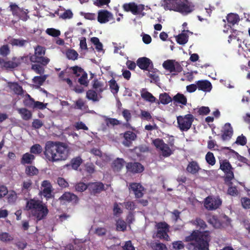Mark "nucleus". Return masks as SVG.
Returning a JSON list of instances; mask_svg holds the SVG:
<instances>
[{
    "label": "nucleus",
    "mask_w": 250,
    "mask_h": 250,
    "mask_svg": "<svg viewBox=\"0 0 250 250\" xmlns=\"http://www.w3.org/2000/svg\"><path fill=\"white\" fill-rule=\"evenodd\" d=\"M194 10V5L188 0H178L176 12L187 15Z\"/></svg>",
    "instance_id": "nucleus-7"
},
{
    "label": "nucleus",
    "mask_w": 250,
    "mask_h": 250,
    "mask_svg": "<svg viewBox=\"0 0 250 250\" xmlns=\"http://www.w3.org/2000/svg\"><path fill=\"white\" fill-rule=\"evenodd\" d=\"M48 212L46 205L42 202L39 207L34 211L32 215L37 219V221H40L46 217Z\"/></svg>",
    "instance_id": "nucleus-12"
},
{
    "label": "nucleus",
    "mask_w": 250,
    "mask_h": 250,
    "mask_svg": "<svg viewBox=\"0 0 250 250\" xmlns=\"http://www.w3.org/2000/svg\"><path fill=\"white\" fill-rule=\"evenodd\" d=\"M103 86V83L99 81L97 79H94L93 80L92 88L95 89L94 90L97 91L99 94L102 93L104 90Z\"/></svg>",
    "instance_id": "nucleus-42"
},
{
    "label": "nucleus",
    "mask_w": 250,
    "mask_h": 250,
    "mask_svg": "<svg viewBox=\"0 0 250 250\" xmlns=\"http://www.w3.org/2000/svg\"><path fill=\"white\" fill-rule=\"evenodd\" d=\"M42 66V65L39 63L33 64L32 65L31 69L34 70L37 74L41 75L42 74L44 71V69Z\"/></svg>",
    "instance_id": "nucleus-57"
},
{
    "label": "nucleus",
    "mask_w": 250,
    "mask_h": 250,
    "mask_svg": "<svg viewBox=\"0 0 250 250\" xmlns=\"http://www.w3.org/2000/svg\"><path fill=\"white\" fill-rule=\"evenodd\" d=\"M194 10V5L188 0H178L176 12L187 15Z\"/></svg>",
    "instance_id": "nucleus-8"
},
{
    "label": "nucleus",
    "mask_w": 250,
    "mask_h": 250,
    "mask_svg": "<svg viewBox=\"0 0 250 250\" xmlns=\"http://www.w3.org/2000/svg\"><path fill=\"white\" fill-rule=\"evenodd\" d=\"M247 140L246 137L242 134L237 137L235 143L241 146H245L247 144Z\"/></svg>",
    "instance_id": "nucleus-61"
},
{
    "label": "nucleus",
    "mask_w": 250,
    "mask_h": 250,
    "mask_svg": "<svg viewBox=\"0 0 250 250\" xmlns=\"http://www.w3.org/2000/svg\"><path fill=\"white\" fill-rule=\"evenodd\" d=\"M125 164L123 158H117L111 164V167L114 172H119L124 167Z\"/></svg>",
    "instance_id": "nucleus-26"
},
{
    "label": "nucleus",
    "mask_w": 250,
    "mask_h": 250,
    "mask_svg": "<svg viewBox=\"0 0 250 250\" xmlns=\"http://www.w3.org/2000/svg\"><path fill=\"white\" fill-rule=\"evenodd\" d=\"M161 4L165 10L176 11L178 0H164Z\"/></svg>",
    "instance_id": "nucleus-24"
},
{
    "label": "nucleus",
    "mask_w": 250,
    "mask_h": 250,
    "mask_svg": "<svg viewBox=\"0 0 250 250\" xmlns=\"http://www.w3.org/2000/svg\"><path fill=\"white\" fill-rule=\"evenodd\" d=\"M52 188H44L42 191V194L46 200H48L52 198Z\"/></svg>",
    "instance_id": "nucleus-58"
},
{
    "label": "nucleus",
    "mask_w": 250,
    "mask_h": 250,
    "mask_svg": "<svg viewBox=\"0 0 250 250\" xmlns=\"http://www.w3.org/2000/svg\"><path fill=\"white\" fill-rule=\"evenodd\" d=\"M159 100L160 102L158 103V104L160 103L163 104H167L172 102V99L168 93H164L160 94Z\"/></svg>",
    "instance_id": "nucleus-39"
},
{
    "label": "nucleus",
    "mask_w": 250,
    "mask_h": 250,
    "mask_svg": "<svg viewBox=\"0 0 250 250\" xmlns=\"http://www.w3.org/2000/svg\"><path fill=\"white\" fill-rule=\"evenodd\" d=\"M123 145L126 147H130L132 142L137 138V135L131 131H126L123 134Z\"/></svg>",
    "instance_id": "nucleus-16"
},
{
    "label": "nucleus",
    "mask_w": 250,
    "mask_h": 250,
    "mask_svg": "<svg viewBox=\"0 0 250 250\" xmlns=\"http://www.w3.org/2000/svg\"><path fill=\"white\" fill-rule=\"evenodd\" d=\"M46 32L48 35L54 37H57L61 34L60 30L53 28H47L46 30Z\"/></svg>",
    "instance_id": "nucleus-59"
},
{
    "label": "nucleus",
    "mask_w": 250,
    "mask_h": 250,
    "mask_svg": "<svg viewBox=\"0 0 250 250\" xmlns=\"http://www.w3.org/2000/svg\"><path fill=\"white\" fill-rule=\"evenodd\" d=\"M78 53L74 49H69L66 51V56L69 60L75 61L78 59Z\"/></svg>",
    "instance_id": "nucleus-45"
},
{
    "label": "nucleus",
    "mask_w": 250,
    "mask_h": 250,
    "mask_svg": "<svg viewBox=\"0 0 250 250\" xmlns=\"http://www.w3.org/2000/svg\"><path fill=\"white\" fill-rule=\"evenodd\" d=\"M83 163V160L80 156H78L72 159L69 164L65 165V167H71L74 170H77L78 167Z\"/></svg>",
    "instance_id": "nucleus-28"
},
{
    "label": "nucleus",
    "mask_w": 250,
    "mask_h": 250,
    "mask_svg": "<svg viewBox=\"0 0 250 250\" xmlns=\"http://www.w3.org/2000/svg\"><path fill=\"white\" fill-rule=\"evenodd\" d=\"M29 42L28 40H24L22 39H12L10 43L12 46H18L20 47H24L27 43Z\"/></svg>",
    "instance_id": "nucleus-36"
},
{
    "label": "nucleus",
    "mask_w": 250,
    "mask_h": 250,
    "mask_svg": "<svg viewBox=\"0 0 250 250\" xmlns=\"http://www.w3.org/2000/svg\"><path fill=\"white\" fill-rule=\"evenodd\" d=\"M13 237L8 232H1L0 233V241L3 242H8L12 241Z\"/></svg>",
    "instance_id": "nucleus-52"
},
{
    "label": "nucleus",
    "mask_w": 250,
    "mask_h": 250,
    "mask_svg": "<svg viewBox=\"0 0 250 250\" xmlns=\"http://www.w3.org/2000/svg\"><path fill=\"white\" fill-rule=\"evenodd\" d=\"M126 229V223L122 219H118L116 222V229L118 231H124Z\"/></svg>",
    "instance_id": "nucleus-49"
},
{
    "label": "nucleus",
    "mask_w": 250,
    "mask_h": 250,
    "mask_svg": "<svg viewBox=\"0 0 250 250\" xmlns=\"http://www.w3.org/2000/svg\"><path fill=\"white\" fill-rule=\"evenodd\" d=\"M136 64L140 69L144 70H149V68H151L153 66L152 61L146 57L139 58L136 62Z\"/></svg>",
    "instance_id": "nucleus-15"
},
{
    "label": "nucleus",
    "mask_w": 250,
    "mask_h": 250,
    "mask_svg": "<svg viewBox=\"0 0 250 250\" xmlns=\"http://www.w3.org/2000/svg\"><path fill=\"white\" fill-rule=\"evenodd\" d=\"M109 87L111 92L115 94L119 91V87L114 79H111L109 82Z\"/></svg>",
    "instance_id": "nucleus-48"
},
{
    "label": "nucleus",
    "mask_w": 250,
    "mask_h": 250,
    "mask_svg": "<svg viewBox=\"0 0 250 250\" xmlns=\"http://www.w3.org/2000/svg\"><path fill=\"white\" fill-rule=\"evenodd\" d=\"M241 204L243 208L245 209L250 208V199L248 197L241 198Z\"/></svg>",
    "instance_id": "nucleus-64"
},
{
    "label": "nucleus",
    "mask_w": 250,
    "mask_h": 250,
    "mask_svg": "<svg viewBox=\"0 0 250 250\" xmlns=\"http://www.w3.org/2000/svg\"><path fill=\"white\" fill-rule=\"evenodd\" d=\"M46 76H35L33 79V82L35 84H38L39 86L43 84L45 80L46 79Z\"/></svg>",
    "instance_id": "nucleus-55"
},
{
    "label": "nucleus",
    "mask_w": 250,
    "mask_h": 250,
    "mask_svg": "<svg viewBox=\"0 0 250 250\" xmlns=\"http://www.w3.org/2000/svg\"><path fill=\"white\" fill-rule=\"evenodd\" d=\"M42 151V146L38 144L33 145L30 149V152L32 154H39Z\"/></svg>",
    "instance_id": "nucleus-47"
},
{
    "label": "nucleus",
    "mask_w": 250,
    "mask_h": 250,
    "mask_svg": "<svg viewBox=\"0 0 250 250\" xmlns=\"http://www.w3.org/2000/svg\"><path fill=\"white\" fill-rule=\"evenodd\" d=\"M220 169L222 170L225 173V176L224 181L225 183L230 182L234 178L233 173V168L229 162L227 160H220Z\"/></svg>",
    "instance_id": "nucleus-5"
},
{
    "label": "nucleus",
    "mask_w": 250,
    "mask_h": 250,
    "mask_svg": "<svg viewBox=\"0 0 250 250\" xmlns=\"http://www.w3.org/2000/svg\"><path fill=\"white\" fill-rule=\"evenodd\" d=\"M60 201L73 202L76 203L78 201V197L75 194L70 192H64L59 198Z\"/></svg>",
    "instance_id": "nucleus-22"
},
{
    "label": "nucleus",
    "mask_w": 250,
    "mask_h": 250,
    "mask_svg": "<svg viewBox=\"0 0 250 250\" xmlns=\"http://www.w3.org/2000/svg\"><path fill=\"white\" fill-rule=\"evenodd\" d=\"M45 48L41 45H38L35 48L34 54L29 57L32 62L39 63L43 66L47 65L50 62V59L45 56Z\"/></svg>",
    "instance_id": "nucleus-3"
},
{
    "label": "nucleus",
    "mask_w": 250,
    "mask_h": 250,
    "mask_svg": "<svg viewBox=\"0 0 250 250\" xmlns=\"http://www.w3.org/2000/svg\"><path fill=\"white\" fill-rule=\"evenodd\" d=\"M75 188L76 190L78 192H83L86 189H88V183L85 184L83 182L78 183L75 185Z\"/></svg>",
    "instance_id": "nucleus-53"
},
{
    "label": "nucleus",
    "mask_w": 250,
    "mask_h": 250,
    "mask_svg": "<svg viewBox=\"0 0 250 250\" xmlns=\"http://www.w3.org/2000/svg\"><path fill=\"white\" fill-rule=\"evenodd\" d=\"M43 154L51 162L65 161L70 154V148L66 143L49 141L45 143Z\"/></svg>",
    "instance_id": "nucleus-2"
},
{
    "label": "nucleus",
    "mask_w": 250,
    "mask_h": 250,
    "mask_svg": "<svg viewBox=\"0 0 250 250\" xmlns=\"http://www.w3.org/2000/svg\"><path fill=\"white\" fill-rule=\"evenodd\" d=\"M18 111L23 120L28 121L32 118L31 112L26 108H19Z\"/></svg>",
    "instance_id": "nucleus-32"
},
{
    "label": "nucleus",
    "mask_w": 250,
    "mask_h": 250,
    "mask_svg": "<svg viewBox=\"0 0 250 250\" xmlns=\"http://www.w3.org/2000/svg\"><path fill=\"white\" fill-rule=\"evenodd\" d=\"M34 102L35 101L34 99L32 98L29 94H26L25 97L23 101L24 105L29 108H33Z\"/></svg>",
    "instance_id": "nucleus-44"
},
{
    "label": "nucleus",
    "mask_w": 250,
    "mask_h": 250,
    "mask_svg": "<svg viewBox=\"0 0 250 250\" xmlns=\"http://www.w3.org/2000/svg\"><path fill=\"white\" fill-rule=\"evenodd\" d=\"M151 247L153 250H167L166 245L161 243L153 242Z\"/></svg>",
    "instance_id": "nucleus-54"
},
{
    "label": "nucleus",
    "mask_w": 250,
    "mask_h": 250,
    "mask_svg": "<svg viewBox=\"0 0 250 250\" xmlns=\"http://www.w3.org/2000/svg\"><path fill=\"white\" fill-rule=\"evenodd\" d=\"M73 14L71 10L68 9L65 10L62 14L60 15V18L63 20L70 19L73 17Z\"/></svg>",
    "instance_id": "nucleus-60"
},
{
    "label": "nucleus",
    "mask_w": 250,
    "mask_h": 250,
    "mask_svg": "<svg viewBox=\"0 0 250 250\" xmlns=\"http://www.w3.org/2000/svg\"><path fill=\"white\" fill-rule=\"evenodd\" d=\"M175 60H167L165 61L163 63V67L172 73L174 72V64Z\"/></svg>",
    "instance_id": "nucleus-41"
},
{
    "label": "nucleus",
    "mask_w": 250,
    "mask_h": 250,
    "mask_svg": "<svg viewBox=\"0 0 250 250\" xmlns=\"http://www.w3.org/2000/svg\"><path fill=\"white\" fill-rule=\"evenodd\" d=\"M207 162L211 166H214L216 163V160L213 153L208 152L205 157Z\"/></svg>",
    "instance_id": "nucleus-51"
},
{
    "label": "nucleus",
    "mask_w": 250,
    "mask_h": 250,
    "mask_svg": "<svg viewBox=\"0 0 250 250\" xmlns=\"http://www.w3.org/2000/svg\"><path fill=\"white\" fill-rule=\"evenodd\" d=\"M33 182L31 179L24 180L21 186V192L22 194L29 196L30 191L32 189Z\"/></svg>",
    "instance_id": "nucleus-23"
},
{
    "label": "nucleus",
    "mask_w": 250,
    "mask_h": 250,
    "mask_svg": "<svg viewBox=\"0 0 250 250\" xmlns=\"http://www.w3.org/2000/svg\"><path fill=\"white\" fill-rule=\"evenodd\" d=\"M25 173L29 177H32L38 174L39 170L34 166H27L25 167Z\"/></svg>",
    "instance_id": "nucleus-37"
},
{
    "label": "nucleus",
    "mask_w": 250,
    "mask_h": 250,
    "mask_svg": "<svg viewBox=\"0 0 250 250\" xmlns=\"http://www.w3.org/2000/svg\"><path fill=\"white\" fill-rule=\"evenodd\" d=\"M104 190V186L102 182H96L88 183V190L92 195H95Z\"/></svg>",
    "instance_id": "nucleus-13"
},
{
    "label": "nucleus",
    "mask_w": 250,
    "mask_h": 250,
    "mask_svg": "<svg viewBox=\"0 0 250 250\" xmlns=\"http://www.w3.org/2000/svg\"><path fill=\"white\" fill-rule=\"evenodd\" d=\"M156 228L157 229L156 236L161 239H164L168 241L169 237L168 235L169 232V226L165 222H159L156 225Z\"/></svg>",
    "instance_id": "nucleus-9"
},
{
    "label": "nucleus",
    "mask_w": 250,
    "mask_h": 250,
    "mask_svg": "<svg viewBox=\"0 0 250 250\" xmlns=\"http://www.w3.org/2000/svg\"><path fill=\"white\" fill-rule=\"evenodd\" d=\"M152 144L157 150L161 151L162 155L164 157H168L173 154V150L162 139H154L152 141Z\"/></svg>",
    "instance_id": "nucleus-6"
},
{
    "label": "nucleus",
    "mask_w": 250,
    "mask_h": 250,
    "mask_svg": "<svg viewBox=\"0 0 250 250\" xmlns=\"http://www.w3.org/2000/svg\"><path fill=\"white\" fill-rule=\"evenodd\" d=\"M221 138L223 141H228L231 139L233 134V129L229 123H226L222 130Z\"/></svg>",
    "instance_id": "nucleus-20"
},
{
    "label": "nucleus",
    "mask_w": 250,
    "mask_h": 250,
    "mask_svg": "<svg viewBox=\"0 0 250 250\" xmlns=\"http://www.w3.org/2000/svg\"><path fill=\"white\" fill-rule=\"evenodd\" d=\"M129 187V188L133 191L136 198H140L143 197L144 188L140 183H131Z\"/></svg>",
    "instance_id": "nucleus-19"
},
{
    "label": "nucleus",
    "mask_w": 250,
    "mask_h": 250,
    "mask_svg": "<svg viewBox=\"0 0 250 250\" xmlns=\"http://www.w3.org/2000/svg\"><path fill=\"white\" fill-rule=\"evenodd\" d=\"M122 115L126 121V123L124 124V125L126 127H130V125L128 123L131 119V114L130 111L126 109H124L122 111Z\"/></svg>",
    "instance_id": "nucleus-46"
},
{
    "label": "nucleus",
    "mask_w": 250,
    "mask_h": 250,
    "mask_svg": "<svg viewBox=\"0 0 250 250\" xmlns=\"http://www.w3.org/2000/svg\"><path fill=\"white\" fill-rule=\"evenodd\" d=\"M9 87L17 95H21L23 94V90L22 86L20 85L17 83H11L9 84Z\"/></svg>",
    "instance_id": "nucleus-38"
},
{
    "label": "nucleus",
    "mask_w": 250,
    "mask_h": 250,
    "mask_svg": "<svg viewBox=\"0 0 250 250\" xmlns=\"http://www.w3.org/2000/svg\"><path fill=\"white\" fill-rule=\"evenodd\" d=\"M112 18V14L107 10H101L98 12V21L101 23L107 22Z\"/></svg>",
    "instance_id": "nucleus-18"
},
{
    "label": "nucleus",
    "mask_w": 250,
    "mask_h": 250,
    "mask_svg": "<svg viewBox=\"0 0 250 250\" xmlns=\"http://www.w3.org/2000/svg\"><path fill=\"white\" fill-rule=\"evenodd\" d=\"M194 117L191 114L177 117L178 127L181 131H188L191 127Z\"/></svg>",
    "instance_id": "nucleus-4"
},
{
    "label": "nucleus",
    "mask_w": 250,
    "mask_h": 250,
    "mask_svg": "<svg viewBox=\"0 0 250 250\" xmlns=\"http://www.w3.org/2000/svg\"><path fill=\"white\" fill-rule=\"evenodd\" d=\"M197 88L204 92H209L212 88V85L208 80H200L196 82Z\"/></svg>",
    "instance_id": "nucleus-25"
},
{
    "label": "nucleus",
    "mask_w": 250,
    "mask_h": 250,
    "mask_svg": "<svg viewBox=\"0 0 250 250\" xmlns=\"http://www.w3.org/2000/svg\"><path fill=\"white\" fill-rule=\"evenodd\" d=\"M81 76L80 78L78 79V82L80 84L87 86L89 83L87 79V74L84 71Z\"/></svg>",
    "instance_id": "nucleus-50"
},
{
    "label": "nucleus",
    "mask_w": 250,
    "mask_h": 250,
    "mask_svg": "<svg viewBox=\"0 0 250 250\" xmlns=\"http://www.w3.org/2000/svg\"><path fill=\"white\" fill-rule=\"evenodd\" d=\"M190 223L196 226L198 229L192 231L189 236L186 237L187 242L194 241L195 243H190L188 246H193L197 250H209V243L211 240L210 231L204 230L207 228L205 221L200 217H197Z\"/></svg>",
    "instance_id": "nucleus-1"
},
{
    "label": "nucleus",
    "mask_w": 250,
    "mask_h": 250,
    "mask_svg": "<svg viewBox=\"0 0 250 250\" xmlns=\"http://www.w3.org/2000/svg\"><path fill=\"white\" fill-rule=\"evenodd\" d=\"M141 97L146 101H148L150 103H154L156 102V98L153 96V95L146 91V89H142L141 91Z\"/></svg>",
    "instance_id": "nucleus-30"
},
{
    "label": "nucleus",
    "mask_w": 250,
    "mask_h": 250,
    "mask_svg": "<svg viewBox=\"0 0 250 250\" xmlns=\"http://www.w3.org/2000/svg\"><path fill=\"white\" fill-rule=\"evenodd\" d=\"M17 199V195L15 191H11L8 195L7 200L9 203H13Z\"/></svg>",
    "instance_id": "nucleus-62"
},
{
    "label": "nucleus",
    "mask_w": 250,
    "mask_h": 250,
    "mask_svg": "<svg viewBox=\"0 0 250 250\" xmlns=\"http://www.w3.org/2000/svg\"><path fill=\"white\" fill-rule=\"evenodd\" d=\"M35 159V157L33 154L27 152L23 154V155L22 156L21 160V163L22 165H31L33 163Z\"/></svg>",
    "instance_id": "nucleus-29"
},
{
    "label": "nucleus",
    "mask_w": 250,
    "mask_h": 250,
    "mask_svg": "<svg viewBox=\"0 0 250 250\" xmlns=\"http://www.w3.org/2000/svg\"><path fill=\"white\" fill-rule=\"evenodd\" d=\"M10 53V49L8 44H4L0 47V54L3 57H7Z\"/></svg>",
    "instance_id": "nucleus-56"
},
{
    "label": "nucleus",
    "mask_w": 250,
    "mask_h": 250,
    "mask_svg": "<svg viewBox=\"0 0 250 250\" xmlns=\"http://www.w3.org/2000/svg\"><path fill=\"white\" fill-rule=\"evenodd\" d=\"M98 95L99 94L97 91L94 89H89L86 92V98L94 102H98L100 99Z\"/></svg>",
    "instance_id": "nucleus-34"
},
{
    "label": "nucleus",
    "mask_w": 250,
    "mask_h": 250,
    "mask_svg": "<svg viewBox=\"0 0 250 250\" xmlns=\"http://www.w3.org/2000/svg\"><path fill=\"white\" fill-rule=\"evenodd\" d=\"M227 185L228 186V188L227 190V194L232 196H237L239 194V192L236 186H233V183L231 181L230 182H227Z\"/></svg>",
    "instance_id": "nucleus-35"
},
{
    "label": "nucleus",
    "mask_w": 250,
    "mask_h": 250,
    "mask_svg": "<svg viewBox=\"0 0 250 250\" xmlns=\"http://www.w3.org/2000/svg\"><path fill=\"white\" fill-rule=\"evenodd\" d=\"M42 202V201L35 198L29 199L26 202L25 208L27 210H30L32 214L34 211L39 207Z\"/></svg>",
    "instance_id": "nucleus-21"
},
{
    "label": "nucleus",
    "mask_w": 250,
    "mask_h": 250,
    "mask_svg": "<svg viewBox=\"0 0 250 250\" xmlns=\"http://www.w3.org/2000/svg\"><path fill=\"white\" fill-rule=\"evenodd\" d=\"M126 168L127 171L133 173L142 172L144 169L143 165L138 162H129L126 164Z\"/></svg>",
    "instance_id": "nucleus-17"
},
{
    "label": "nucleus",
    "mask_w": 250,
    "mask_h": 250,
    "mask_svg": "<svg viewBox=\"0 0 250 250\" xmlns=\"http://www.w3.org/2000/svg\"><path fill=\"white\" fill-rule=\"evenodd\" d=\"M186 32H188L189 31L184 30L182 33L179 34L176 37V41L179 44L183 45L188 42V36L186 33H185Z\"/></svg>",
    "instance_id": "nucleus-33"
},
{
    "label": "nucleus",
    "mask_w": 250,
    "mask_h": 250,
    "mask_svg": "<svg viewBox=\"0 0 250 250\" xmlns=\"http://www.w3.org/2000/svg\"><path fill=\"white\" fill-rule=\"evenodd\" d=\"M228 22L232 25H234L240 21L238 15L236 14L230 13L227 17Z\"/></svg>",
    "instance_id": "nucleus-40"
},
{
    "label": "nucleus",
    "mask_w": 250,
    "mask_h": 250,
    "mask_svg": "<svg viewBox=\"0 0 250 250\" xmlns=\"http://www.w3.org/2000/svg\"><path fill=\"white\" fill-rule=\"evenodd\" d=\"M17 57H13L10 61H5L4 59L0 58V65L6 69H14L19 65V62Z\"/></svg>",
    "instance_id": "nucleus-14"
},
{
    "label": "nucleus",
    "mask_w": 250,
    "mask_h": 250,
    "mask_svg": "<svg viewBox=\"0 0 250 250\" xmlns=\"http://www.w3.org/2000/svg\"><path fill=\"white\" fill-rule=\"evenodd\" d=\"M200 169L198 163L195 161H192L189 162L186 170L188 172L192 174H195L199 172Z\"/></svg>",
    "instance_id": "nucleus-27"
},
{
    "label": "nucleus",
    "mask_w": 250,
    "mask_h": 250,
    "mask_svg": "<svg viewBox=\"0 0 250 250\" xmlns=\"http://www.w3.org/2000/svg\"><path fill=\"white\" fill-rule=\"evenodd\" d=\"M10 11L12 12L14 16L18 17L21 12L23 10L22 8L19 7L16 4H11L10 5Z\"/></svg>",
    "instance_id": "nucleus-43"
},
{
    "label": "nucleus",
    "mask_w": 250,
    "mask_h": 250,
    "mask_svg": "<svg viewBox=\"0 0 250 250\" xmlns=\"http://www.w3.org/2000/svg\"><path fill=\"white\" fill-rule=\"evenodd\" d=\"M174 103L186 105L187 104V99L184 94L178 93L175 95L172 98Z\"/></svg>",
    "instance_id": "nucleus-31"
},
{
    "label": "nucleus",
    "mask_w": 250,
    "mask_h": 250,
    "mask_svg": "<svg viewBox=\"0 0 250 250\" xmlns=\"http://www.w3.org/2000/svg\"><path fill=\"white\" fill-rule=\"evenodd\" d=\"M71 69L73 71V74H75L77 77L80 76L81 75H82V73L84 72L83 68L78 66H73L71 68Z\"/></svg>",
    "instance_id": "nucleus-63"
},
{
    "label": "nucleus",
    "mask_w": 250,
    "mask_h": 250,
    "mask_svg": "<svg viewBox=\"0 0 250 250\" xmlns=\"http://www.w3.org/2000/svg\"><path fill=\"white\" fill-rule=\"evenodd\" d=\"M123 8L125 11L131 12L134 15L141 14L145 10L144 5H137L133 2L125 3Z\"/></svg>",
    "instance_id": "nucleus-11"
},
{
    "label": "nucleus",
    "mask_w": 250,
    "mask_h": 250,
    "mask_svg": "<svg viewBox=\"0 0 250 250\" xmlns=\"http://www.w3.org/2000/svg\"><path fill=\"white\" fill-rule=\"evenodd\" d=\"M222 200L219 197L208 196L205 199L204 206L208 210L217 209L222 204Z\"/></svg>",
    "instance_id": "nucleus-10"
}]
</instances>
